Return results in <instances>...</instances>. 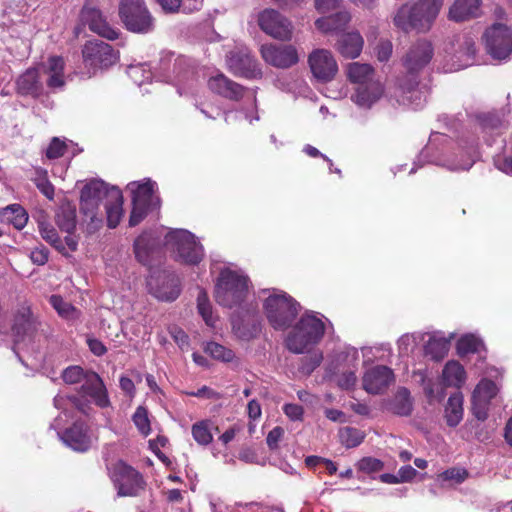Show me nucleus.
<instances>
[{
  "label": "nucleus",
  "instance_id": "7ed1b4c3",
  "mask_svg": "<svg viewBox=\"0 0 512 512\" xmlns=\"http://www.w3.org/2000/svg\"><path fill=\"white\" fill-rule=\"evenodd\" d=\"M444 0H417L401 5L393 16L394 26L405 32H428L436 21Z\"/></svg>",
  "mask_w": 512,
  "mask_h": 512
},
{
  "label": "nucleus",
  "instance_id": "72a5a7b5",
  "mask_svg": "<svg viewBox=\"0 0 512 512\" xmlns=\"http://www.w3.org/2000/svg\"><path fill=\"white\" fill-rule=\"evenodd\" d=\"M364 39L358 31L343 33L337 41V51L347 59L357 58L363 49Z\"/></svg>",
  "mask_w": 512,
  "mask_h": 512
},
{
  "label": "nucleus",
  "instance_id": "c756f323",
  "mask_svg": "<svg viewBox=\"0 0 512 512\" xmlns=\"http://www.w3.org/2000/svg\"><path fill=\"white\" fill-rule=\"evenodd\" d=\"M384 87L379 81H370L367 85L356 86L351 100L362 109H370L383 96Z\"/></svg>",
  "mask_w": 512,
  "mask_h": 512
},
{
  "label": "nucleus",
  "instance_id": "0eeeda50",
  "mask_svg": "<svg viewBox=\"0 0 512 512\" xmlns=\"http://www.w3.org/2000/svg\"><path fill=\"white\" fill-rule=\"evenodd\" d=\"M164 244L171 251L175 261L189 265H198L205 256L199 239L186 229H170L165 234Z\"/></svg>",
  "mask_w": 512,
  "mask_h": 512
},
{
  "label": "nucleus",
  "instance_id": "f257e3e1",
  "mask_svg": "<svg viewBox=\"0 0 512 512\" xmlns=\"http://www.w3.org/2000/svg\"><path fill=\"white\" fill-rule=\"evenodd\" d=\"M477 158L478 149L475 142L454 141L443 133L434 132L409 173H415L424 163L434 164L452 172L467 171Z\"/></svg>",
  "mask_w": 512,
  "mask_h": 512
},
{
  "label": "nucleus",
  "instance_id": "4d7b16f0",
  "mask_svg": "<svg viewBox=\"0 0 512 512\" xmlns=\"http://www.w3.org/2000/svg\"><path fill=\"white\" fill-rule=\"evenodd\" d=\"M309 356L303 358L301 361V365L299 367V371L304 375H310L314 370L320 366L323 360V354L319 350H312V352L308 353Z\"/></svg>",
  "mask_w": 512,
  "mask_h": 512
},
{
  "label": "nucleus",
  "instance_id": "bf43d9fd",
  "mask_svg": "<svg viewBox=\"0 0 512 512\" xmlns=\"http://www.w3.org/2000/svg\"><path fill=\"white\" fill-rule=\"evenodd\" d=\"M357 467L360 471L370 474L381 471L384 468V463L374 457H364L358 461Z\"/></svg>",
  "mask_w": 512,
  "mask_h": 512
},
{
  "label": "nucleus",
  "instance_id": "4c0bfd02",
  "mask_svg": "<svg viewBox=\"0 0 512 512\" xmlns=\"http://www.w3.org/2000/svg\"><path fill=\"white\" fill-rule=\"evenodd\" d=\"M387 410L399 415L408 416L412 412V400L410 392L406 388H400L387 404Z\"/></svg>",
  "mask_w": 512,
  "mask_h": 512
},
{
  "label": "nucleus",
  "instance_id": "dca6fc26",
  "mask_svg": "<svg viewBox=\"0 0 512 512\" xmlns=\"http://www.w3.org/2000/svg\"><path fill=\"white\" fill-rule=\"evenodd\" d=\"M447 53L453 62L449 71L464 69L476 64L475 37L470 34L457 36Z\"/></svg>",
  "mask_w": 512,
  "mask_h": 512
},
{
  "label": "nucleus",
  "instance_id": "a18cd8bd",
  "mask_svg": "<svg viewBox=\"0 0 512 512\" xmlns=\"http://www.w3.org/2000/svg\"><path fill=\"white\" fill-rule=\"evenodd\" d=\"M56 223L62 231L73 232L76 227V210L70 206L61 207L56 214Z\"/></svg>",
  "mask_w": 512,
  "mask_h": 512
},
{
  "label": "nucleus",
  "instance_id": "aec40b11",
  "mask_svg": "<svg viewBox=\"0 0 512 512\" xmlns=\"http://www.w3.org/2000/svg\"><path fill=\"white\" fill-rule=\"evenodd\" d=\"M497 392L498 387L492 380L484 378L476 385L472 393V412L478 420L487 419L490 402Z\"/></svg>",
  "mask_w": 512,
  "mask_h": 512
},
{
  "label": "nucleus",
  "instance_id": "4468645a",
  "mask_svg": "<svg viewBox=\"0 0 512 512\" xmlns=\"http://www.w3.org/2000/svg\"><path fill=\"white\" fill-rule=\"evenodd\" d=\"M111 479L120 497L136 496L145 485L142 475L123 461L113 465Z\"/></svg>",
  "mask_w": 512,
  "mask_h": 512
},
{
  "label": "nucleus",
  "instance_id": "58836bf2",
  "mask_svg": "<svg viewBox=\"0 0 512 512\" xmlns=\"http://www.w3.org/2000/svg\"><path fill=\"white\" fill-rule=\"evenodd\" d=\"M0 221L5 224L13 225L20 230L25 227L28 221V215L24 208L18 204H12L0 212Z\"/></svg>",
  "mask_w": 512,
  "mask_h": 512
},
{
  "label": "nucleus",
  "instance_id": "052dcab7",
  "mask_svg": "<svg viewBox=\"0 0 512 512\" xmlns=\"http://www.w3.org/2000/svg\"><path fill=\"white\" fill-rule=\"evenodd\" d=\"M66 150V143L58 137H54L48 148L46 149V156L49 159H57L64 155Z\"/></svg>",
  "mask_w": 512,
  "mask_h": 512
},
{
  "label": "nucleus",
  "instance_id": "a19ab883",
  "mask_svg": "<svg viewBox=\"0 0 512 512\" xmlns=\"http://www.w3.org/2000/svg\"><path fill=\"white\" fill-rule=\"evenodd\" d=\"M426 101L424 92L417 85H411L402 89L398 102L411 109L417 110L423 107Z\"/></svg>",
  "mask_w": 512,
  "mask_h": 512
},
{
  "label": "nucleus",
  "instance_id": "423d86ee",
  "mask_svg": "<svg viewBox=\"0 0 512 512\" xmlns=\"http://www.w3.org/2000/svg\"><path fill=\"white\" fill-rule=\"evenodd\" d=\"M249 288V278L243 271L224 268L216 280L214 297L219 305L233 308L246 299Z\"/></svg>",
  "mask_w": 512,
  "mask_h": 512
},
{
  "label": "nucleus",
  "instance_id": "338daca9",
  "mask_svg": "<svg viewBox=\"0 0 512 512\" xmlns=\"http://www.w3.org/2000/svg\"><path fill=\"white\" fill-rule=\"evenodd\" d=\"M393 46L390 41H382L377 46V58L381 62L387 61L392 54Z\"/></svg>",
  "mask_w": 512,
  "mask_h": 512
},
{
  "label": "nucleus",
  "instance_id": "09e8293b",
  "mask_svg": "<svg viewBox=\"0 0 512 512\" xmlns=\"http://www.w3.org/2000/svg\"><path fill=\"white\" fill-rule=\"evenodd\" d=\"M197 309L207 326L215 327L217 318L213 315L212 305L205 290L200 289L197 296Z\"/></svg>",
  "mask_w": 512,
  "mask_h": 512
},
{
  "label": "nucleus",
  "instance_id": "49530a36",
  "mask_svg": "<svg viewBox=\"0 0 512 512\" xmlns=\"http://www.w3.org/2000/svg\"><path fill=\"white\" fill-rule=\"evenodd\" d=\"M483 341L474 334H466L459 338L457 341V353L460 356L467 355L469 353L479 352L483 348Z\"/></svg>",
  "mask_w": 512,
  "mask_h": 512
},
{
  "label": "nucleus",
  "instance_id": "5fc2aeb1",
  "mask_svg": "<svg viewBox=\"0 0 512 512\" xmlns=\"http://www.w3.org/2000/svg\"><path fill=\"white\" fill-rule=\"evenodd\" d=\"M34 182L37 188L43 193L48 199L54 197V186L48 180L47 171L41 168L35 169Z\"/></svg>",
  "mask_w": 512,
  "mask_h": 512
},
{
  "label": "nucleus",
  "instance_id": "39448f33",
  "mask_svg": "<svg viewBox=\"0 0 512 512\" xmlns=\"http://www.w3.org/2000/svg\"><path fill=\"white\" fill-rule=\"evenodd\" d=\"M263 312L269 324L279 331L291 326L300 312V304L286 292L278 289H264Z\"/></svg>",
  "mask_w": 512,
  "mask_h": 512
},
{
  "label": "nucleus",
  "instance_id": "13d9d810",
  "mask_svg": "<svg viewBox=\"0 0 512 512\" xmlns=\"http://www.w3.org/2000/svg\"><path fill=\"white\" fill-rule=\"evenodd\" d=\"M479 122L483 131L498 130L502 127L503 121L496 112L486 113L479 116Z\"/></svg>",
  "mask_w": 512,
  "mask_h": 512
},
{
  "label": "nucleus",
  "instance_id": "393cba45",
  "mask_svg": "<svg viewBox=\"0 0 512 512\" xmlns=\"http://www.w3.org/2000/svg\"><path fill=\"white\" fill-rule=\"evenodd\" d=\"M150 293L161 301L171 302L178 298L181 289L179 280L171 275H162L148 280Z\"/></svg>",
  "mask_w": 512,
  "mask_h": 512
},
{
  "label": "nucleus",
  "instance_id": "b1692460",
  "mask_svg": "<svg viewBox=\"0 0 512 512\" xmlns=\"http://www.w3.org/2000/svg\"><path fill=\"white\" fill-rule=\"evenodd\" d=\"M184 63V59L177 58L173 64V74L162 73L158 76L160 81L171 83L176 86L177 92L180 96L192 93L195 86L193 73L188 69H183Z\"/></svg>",
  "mask_w": 512,
  "mask_h": 512
},
{
  "label": "nucleus",
  "instance_id": "9b49d317",
  "mask_svg": "<svg viewBox=\"0 0 512 512\" xmlns=\"http://www.w3.org/2000/svg\"><path fill=\"white\" fill-rule=\"evenodd\" d=\"M487 53L496 60H508L512 56V29L502 22L487 27L482 35Z\"/></svg>",
  "mask_w": 512,
  "mask_h": 512
},
{
  "label": "nucleus",
  "instance_id": "8fccbe9b",
  "mask_svg": "<svg viewBox=\"0 0 512 512\" xmlns=\"http://www.w3.org/2000/svg\"><path fill=\"white\" fill-rule=\"evenodd\" d=\"M127 74L139 87H142L145 83H150L153 77L151 68L146 63L130 65L127 68Z\"/></svg>",
  "mask_w": 512,
  "mask_h": 512
},
{
  "label": "nucleus",
  "instance_id": "c03bdc74",
  "mask_svg": "<svg viewBox=\"0 0 512 512\" xmlns=\"http://www.w3.org/2000/svg\"><path fill=\"white\" fill-rule=\"evenodd\" d=\"M426 335L421 332L403 334L397 341L399 355L401 357L409 356Z\"/></svg>",
  "mask_w": 512,
  "mask_h": 512
},
{
  "label": "nucleus",
  "instance_id": "ea45409f",
  "mask_svg": "<svg viewBox=\"0 0 512 512\" xmlns=\"http://www.w3.org/2000/svg\"><path fill=\"white\" fill-rule=\"evenodd\" d=\"M463 395L461 392L453 393L445 407V417L450 427L457 426L463 418Z\"/></svg>",
  "mask_w": 512,
  "mask_h": 512
},
{
  "label": "nucleus",
  "instance_id": "4be33fe9",
  "mask_svg": "<svg viewBox=\"0 0 512 512\" xmlns=\"http://www.w3.org/2000/svg\"><path fill=\"white\" fill-rule=\"evenodd\" d=\"M393 382V370L384 365H377L368 369L362 378L363 389L373 395L383 393Z\"/></svg>",
  "mask_w": 512,
  "mask_h": 512
},
{
  "label": "nucleus",
  "instance_id": "f8f14e48",
  "mask_svg": "<svg viewBox=\"0 0 512 512\" xmlns=\"http://www.w3.org/2000/svg\"><path fill=\"white\" fill-rule=\"evenodd\" d=\"M39 326L40 322L32 313L31 307L27 303L19 305L14 315L12 333L15 342L14 351L20 360V350L33 341Z\"/></svg>",
  "mask_w": 512,
  "mask_h": 512
},
{
  "label": "nucleus",
  "instance_id": "473e14b6",
  "mask_svg": "<svg viewBox=\"0 0 512 512\" xmlns=\"http://www.w3.org/2000/svg\"><path fill=\"white\" fill-rule=\"evenodd\" d=\"M44 82L41 80L40 70L30 68L17 79V90L22 95L39 97L44 93Z\"/></svg>",
  "mask_w": 512,
  "mask_h": 512
},
{
  "label": "nucleus",
  "instance_id": "603ef678",
  "mask_svg": "<svg viewBox=\"0 0 512 512\" xmlns=\"http://www.w3.org/2000/svg\"><path fill=\"white\" fill-rule=\"evenodd\" d=\"M469 477V472L463 467H451L443 471L438 479L451 484H461Z\"/></svg>",
  "mask_w": 512,
  "mask_h": 512
},
{
  "label": "nucleus",
  "instance_id": "e2e57ef3",
  "mask_svg": "<svg viewBox=\"0 0 512 512\" xmlns=\"http://www.w3.org/2000/svg\"><path fill=\"white\" fill-rule=\"evenodd\" d=\"M284 429L282 427H274L267 435L266 443L271 450L278 448V443L283 437Z\"/></svg>",
  "mask_w": 512,
  "mask_h": 512
},
{
  "label": "nucleus",
  "instance_id": "37998d69",
  "mask_svg": "<svg viewBox=\"0 0 512 512\" xmlns=\"http://www.w3.org/2000/svg\"><path fill=\"white\" fill-rule=\"evenodd\" d=\"M49 303L56 310L58 315L65 320L75 321L80 316V311L59 295H52L49 299Z\"/></svg>",
  "mask_w": 512,
  "mask_h": 512
},
{
  "label": "nucleus",
  "instance_id": "69168bd1",
  "mask_svg": "<svg viewBox=\"0 0 512 512\" xmlns=\"http://www.w3.org/2000/svg\"><path fill=\"white\" fill-rule=\"evenodd\" d=\"M284 413L292 421H299L303 416V408L298 404H286L283 407Z\"/></svg>",
  "mask_w": 512,
  "mask_h": 512
},
{
  "label": "nucleus",
  "instance_id": "de8ad7c7",
  "mask_svg": "<svg viewBox=\"0 0 512 512\" xmlns=\"http://www.w3.org/2000/svg\"><path fill=\"white\" fill-rule=\"evenodd\" d=\"M205 352L213 359L224 363H231L235 360L236 356L233 350L225 347L217 342H207L204 348Z\"/></svg>",
  "mask_w": 512,
  "mask_h": 512
},
{
  "label": "nucleus",
  "instance_id": "0e129e2a",
  "mask_svg": "<svg viewBox=\"0 0 512 512\" xmlns=\"http://www.w3.org/2000/svg\"><path fill=\"white\" fill-rule=\"evenodd\" d=\"M49 252L43 247H36L30 253V259L34 264L44 265L48 261Z\"/></svg>",
  "mask_w": 512,
  "mask_h": 512
},
{
  "label": "nucleus",
  "instance_id": "f03ea898",
  "mask_svg": "<svg viewBox=\"0 0 512 512\" xmlns=\"http://www.w3.org/2000/svg\"><path fill=\"white\" fill-rule=\"evenodd\" d=\"M104 202L109 228H116L123 216V196L119 188L109 187L102 180H92L81 190L80 211L87 222V230L92 233L102 225L100 203Z\"/></svg>",
  "mask_w": 512,
  "mask_h": 512
},
{
  "label": "nucleus",
  "instance_id": "ddd939ff",
  "mask_svg": "<svg viewBox=\"0 0 512 512\" xmlns=\"http://www.w3.org/2000/svg\"><path fill=\"white\" fill-rule=\"evenodd\" d=\"M119 15L132 32L148 33L153 29V18L143 0H121Z\"/></svg>",
  "mask_w": 512,
  "mask_h": 512
},
{
  "label": "nucleus",
  "instance_id": "1a4fd4ad",
  "mask_svg": "<svg viewBox=\"0 0 512 512\" xmlns=\"http://www.w3.org/2000/svg\"><path fill=\"white\" fill-rule=\"evenodd\" d=\"M208 87L212 92L229 100L238 101L242 98H246L250 101V105L246 108H242L240 113L243 114L244 118L250 124L254 121H259L260 116L258 114L256 92L254 90L246 89L240 84L230 80L222 73L210 77Z\"/></svg>",
  "mask_w": 512,
  "mask_h": 512
},
{
  "label": "nucleus",
  "instance_id": "2f4dec72",
  "mask_svg": "<svg viewBox=\"0 0 512 512\" xmlns=\"http://www.w3.org/2000/svg\"><path fill=\"white\" fill-rule=\"evenodd\" d=\"M482 0H455L449 8L448 18L463 22L481 15Z\"/></svg>",
  "mask_w": 512,
  "mask_h": 512
},
{
  "label": "nucleus",
  "instance_id": "3c124183",
  "mask_svg": "<svg viewBox=\"0 0 512 512\" xmlns=\"http://www.w3.org/2000/svg\"><path fill=\"white\" fill-rule=\"evenodd\" d=\"M364 437V432L354 427H343L339 430L340 442L346 448L357 447L363 442Z\"/></svg>",
  "mask_w": 512,
  "mask_h": 512
},
{
  "label": "nucleus",
  "instance_id": "a878e982",
  "mask_svg": "<svg viewBox=\"0 0 512 512\" xmlns=\"http://www.w3.org/2000/svg\"><path fill=\"white\" fill-rule=\"evenodd\" d=\"M156 182L145 179L142 182H130L127 189L132 194V204L146 206L155 209L159 206V198L155 195Z\"/></svg>",
  "mask_w": 512,
  "mask_h": 512
},
{
  "label": "nucleus",
  "instance_id": "cd10ccee",
  "mask_svg": "<svg viewBox=\"0 0 512 512\" xmlns=\"http://www.w3.org/2000/svg\"><path fill=\"white\" fill-rule=\"evenodd\" d=\"M64 68L65 62L60 56H50L41 67L42 74L46 76V87L50 91L56 92L64 88L66 84Z\"/></svg>",
  "mask_w": 512,
  "mask_h": 512
},
{
  "label": "nucleus",
  "instance_id": "e433bc0d",
  "mask_svg": "<svg viewBox=\"0 0 512 512\" xmlns=\"http://www.w3.org/2000/svg\"><path fill=\"white\" fill-rule=\"evenodd\" d=\"M348 79L357 86L367 85L374 78V69L371 65L359 62L350 63L347 67Z\"/></svg>",
  "mask_w": 512,
  "mask_h": 512
},
{
  "label": "nucleus",
  "instance_id": "c9c22d12",
  "mask_svg": "<svg viewBox=\"0 0 512 512\" xmlns=\"http://www.w3.org/2000/svg\"><path fill=\"white\" fill-rule=\"evenodd\" d=\"M467 379L464 367L455 360L448 361L442 370V381L445 386L461 388Z\"/></svg>",
  "mask_w": 512,
  "mask_h": 512
},
{
  "label": "nucleus",
  "instance_id": "412c9836",
  "mask_svg": "<svg viewBox=\"0 0 512 512\" xmlns=\"http://www.w3.org/2000/svg\"><path fill=\"white\" fill-rule=\"evenodd\" d=\"M80 21L91 31L108 40H115L119 36V31L109 25L101 11L92 7L88 2L84 4L80 12Z\"/></svg>",
  "mask_w": 512,
  "mask_h": 512
},
{
  "label": "nucleus",
  "instance_id": "2eb2a0df",
  "mask_svg": "<svg viewBox=\"0 0 512 512\" xmlns=\"http://www.w3.org/2000/svg\"><path fill=\"white\" fill-rule=\"evenodd\" d=\"M62 416L59 415L51 427L57 430L59 439L69 448L77 452H85L92 445V438L88 432L87 425L82 421H76L71 427L59 431Z\"/></svg>",
  "mask_w": 512,
  "mask_h": 512
},
{
  "label": "nucleus",
  "instance_id": "7c9ffc66",
  "mask_svg": "<svg viewBox=\"0 0 512 512\" xmlns=\"http://www.w3.org/2000/svg\"><path fill=\"white\" fill-rule=\"evenodd\" d=\"M454 337V333L446 335L441 331L430 334L428 341L424 345L425 355L435 361L443 359L447 355L451 340L454 339Z\"/></svg>",
  "mask_w": 512,
  "mask_h": 512
},
{
  "label": "nucleus",
  "instance_id": "79ce46f5",
  "mask_svg": "<svg viewBox=\"0 0 512 512\" xmlns=\"http://www.w3.org/2000/svg\"><path fill=\"white\" fill-rule=\"evenodd\" d=\"M211 427L212 421L209 419L200 420L192 425L191 434L198 445L208 446L213 441Z\"/></svg>",
  "mask_w": 512,
  "mask_h": 512
},
{
  "label": "nucleus",
  "instance_id": "9d476101",
  "mask_svg": "<svg viewBox=\"0 0 512 512\" xmlns=\"http://www.w3.org/2000/svg\"><path fill=\"white\" fill-rule=\"evenodd\" d=\"M82 55L86 69L82 74L86 78L96 75L98 70L114 65L119 59L118 52L110 44L100 40L88 41L82 49Z\"/></svg>",
  "mask_w": 512,
  "mask_h": 512
},
{
  "label": "nucleus",
  "instance_id": "bb28decb",
  "mask_svg": "<svg viewBox=\"0 0 512 512\" xmlns=\"http://www.w3.org/2000/svg\"><path fill=\"white\" fill-rule=\"evenodd\" d=\"M434 50L427 40H419L413 44L404 58V65L409 72L423 69L432 59Z\"/></svg>",
  "mask_w": 512,
  "mask_h": 512
},
{
  "label": "nucleus",
  "instance_id": "774afa93",
  "mask_svg": "<svg viewBox=\"0 0 512 512\" xmlns=\"http://www.w3.org/2000/svg\"><path fill=\"white\" fill-rule=\"evenodd\" d=\"M494 165L499 171L512 176V156L498 157L494 159Z\"/></svg>",
  "mask_w": 512,
  "mask_h": 512
},
{
  "label": "nucleus",
  "instance_id": "6e6552de",
  "mask_svg": "<svg viewBox=\"0 0 512 512\" xmlns=\"http://www.w3.org/2000/svg\"><path fill=\"white\" fill-rule=\"evenodd\" d=\"M62 379L66 384H80L81 393L88 396L100 408L110 406L107 389L100 376L93 371H85L82 367L69 366L62 372Z\"/></svg>",
  "mask_w": 512,
  "mask_h": 512
},
{
  "label": "nucleus",
  "instance_id": "5701e85b",
  "mask_svg": "<svg viewBox=\"0 0 512 512\" xmlns=\"http://www.w3.org/2000/svg\"><path fill=\"white\" fill-rule=\"evenodd\" d=\"M262 58L277 68H288L298 62L297 50L291 45L265 44L261 46Z\"/></svg>",
  "mask_w": 512,
  "mask_h": 512
},
{
  "label": "nucleus",
  "instance_id": "6e6d98bb",
  "mask_svg": "<svg viewBox=\"0 0 512 512\" xmlns=\"http://www.w3.org/2000/svg\"><path fill=\"white\" fill-rule=\"evenodd\" d=\"M132 421H133L134 425L136 426V428L138 429V431L143 436L149 435V433L151 431V427H150V420L148 418V411L145 407H143V406L137 407L136 411L134 412V414L132 416Z\"/></svg>",
  "mask_w": 512,
  "mask_h": 512
},
{
  "label": "nucleus",
  "instance_id": "864d4df0",
  "mask_svg": "<svg viewBox=\"0 0 512 512\" xmlns=\"http://www.w3.org/2000/svg\"><path fill=\"white\" fill-rule=\"evenodd\" d=\"M39 231H40L42 238L45 241L50 243L53 247H55L61 253H66L63 242H62V240L59 239L57 231L55 230V228L53 226L42 222L39 224Z\"/></svg>",
  "mask_w": 512,
  "mask_h": 512
},
{
  "label": "nucleus",
  "instance_id": "a211bd4d",
  "mask_svg": "<svg viewBox=\"0 0 512 512\" xmlns=\"http://www.w3.org/2000/svg\"><path fill=\"white\" fill-rule=\"evenodd\" d=\"M227 67L229 71L239 77L248 79L258 78L261 76V70L256 60L250 55L247 48H239L231 51L227 55Z\"/></svg>",
  "mask_w": 512,
  "mask_h": 512
},
{
  "label": "nucleus",
  "instance_id": "c85d7f7f",
  "mask_svg": "<svg viewBox=\"0 0 512 512\" xmlns=\"http://www.w3.org/2000/svg\"><path fill=\"white\" fill-rule=\"evenodd\" d=\"M161 241L156 231L142 233L134 242V252L137 260L143 265H150L158 252Z\"/></svg>",
  "mask_w": 512,
  "mask_h": 512
},
{
  "label": "nucleus",
  "instance_id": "f3484780",
  "mask_svg": "<svg viewBox=\"0 0 512 512\" xmlns=\"http://www.w3.org/2000/svg\"><path fill=\"white\" fill-rule=\"evenodd\" d=\"M260 29L267 35L287 41L292 37L291 22L274 9H265L258 15Z\"/></svg>",
  "mask_w": 512,
  "mask_h": 512
},
{
  "label": "nucleus",
  "instance_id": "20e7f679",
  "mask_svg": "<svg viewBox=\"0 0 512 512\" xmlns=\"http://www.w3.org/2000/svg\"><path fill=\"white\" fill-rule=\"evenodd\" d=\"M331 323L315 312L303 314L285 338L286 348L294 354L310 353L322 340Z\"/></svg>",
  "mask_w": 512,
  "mask_h": 512
},
{
  "label": "nucleus",
  "instance_id": "f704fd0d",
  "mask_svg": "<svg viewBox=\"0 0 512 512\" xmlns=\"http://www.w3.org/2000/svg\"><path fill=\"white\" fill-rule=\"evenodd\" d=\"M350 21V12L344 10L330 16L318 18L315 21V26L324 34H337L344 30Z\"/></svg>",
  "mask_w": 512,
  "mask_h": 512
},
{
  "label": "nucleus",
  "instance_id": "680f3d73",
  "mask_svg": "<svg viewBox=\"0 0 512 512\" xmlns=\"http://www.w3.org/2000/svg\"><path fill=\"white\" fill-rule=\"evenodd\" d=\"M152 210L149 207L134 205L129 217V226L134 227L138 225L147 215L148 211Z\"/></svg>",
  "mask_w": 512,
  "mask_h": 512
},
{
  "label": "nucleus",
  "instance_id": "6ab92c4d",
  "mask_svg": "<svg viewBox=\"0 0 512 512\" xmlns=\"http://www.w3.org/2000/svg\"><path fill=\"white\" fill-rule=\"evenodd\" d=\"M308 62L313 76L319 81H330L338 72V64L329 50H314L309 55Z\"/></svg>",
  "mask_w": 512,
  "mask_h": 512
}]
</instances>
